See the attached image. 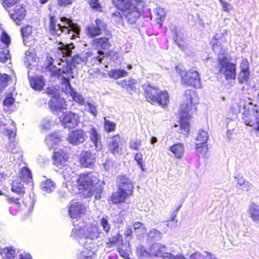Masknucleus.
Returning <instances> with one entry per match:
<instances>
[{"mask_svg":"<svg viewBox=\"0 0 259 259\" xmlns=\"http://www.w3.org/2000/svg\"><path fill=\"white\" fill-rule=\"evenodd\" d=\"M200 98L195 90H186L183 94L182 102L178 112L180 132L185 137L188 136L190 130V119L197 111Z\"/></svg>","mask_w":259,"mask_h":259,"instance_id":"f257e3e1","label":"nucleus"},{"mask_svg":"<svg viewBox=\"0 0 259 259\" xmlns=\"http://www.w3.org/2000/svg\"><path fill=\"white\" fill-rule=\"evenodd\" d=\"M78 193L84 198L94 195L95 199L100 200L104 190L105 182L99 179L98 174L84 171L78 175L76 180Z\"/></svg>","mask_w":259,"mask_h":259,"instance_id":"f03ea898","label":"nucleus"},{"mask_svg":"<svg viewBox=\"0 0 259 259\" xmlns=\"http://www.w3.org/2000/svg\"><path fill=\"white\" fill-rule=\"evenodd\" d=\"M114 7L119 11H115L111 15V18L117 24H123L124 17L130 24H135L140 16L139 8L130 0H111Z\"/></svg>","mask_w":259,"mask_h":259,"instance_id":"7ed1b4c3","label":"nucleus"},{"mask_svg":"<svg viewBox=\"0 0 259 259\" xmlns=\"http://www.w3.org/2000/svg\"><path fill=\"white\" fill-rule=\"evenodd\" d=\"M177 73L181 76V82L185 87H191L195 89L200 85L201 81L199 73L193 69L184 71L179 66L175 67Z\"/></svg>","mask_w":259,"mask_h":259,"instance_id":"20e7f679","label":"nucleus"},{"mask_svg":"<svg viewBox=\"0 0 259 259\" xmlns=\"http://www.w3.org/2000/svg\"><path fill=\"white\" fill-rule=\"evenodd\" d=\"M217 61L219 65L218 73L223 74L226 80H234L236 76V64L229 61L225 56L218 58Z\"/></svg>","mask_w":259,"mask_h":259,"instance_id":"39448f33","label":"nucleus"},{"mask_svg":"<svg viewBox=\"0 0 259 259\" xmlns=\"http://www.w3.org/2000/svg\"><path fill=\"white\" fill-rule=\"evenodd\" d=\"M242 119L245 125L253 127L256 134H259V113L257 110L244 111Z\"/></svg>","mask_w":259,"mask_h":259,"instance_id":"423d86ee","label":"nucleus"},{"mask_svg":"<svg viewBox=\"0 0 259 259\" xmlns=\"http://www.w3.org/2000/svg\"><path fill=\"white\" fill-rule=\"evenodd\" d=\"M95 25H89L85 28L87 35L91 38L100 35L102 31L108 30L107 24L103 20L97 18L95 20Z\"/></svg>","mask_w":259,"mask_h":259,"instance_id":"0eeeda50","label":"nucleus"},{"mask_svg":"<svg viewBox=\"0 0 259 259\" xmlns=\"http://www.w3.org/2000/svg\"><path fill=\"white\" fill-rule=\"evenodd\" d=\"M78 115L71 111H66L60 117L61 124L65 128L69 129L74 128L79 123Z\"/></svg>","mask_w":259,"mask_h":259,"instance_id":"6e6552de","label":"nucleus"},{"mask_svg":"<svg viewBox=\"0 0 259 259\" xmlns=\"http://www.w3.org/2000/svg\"><path fill=\"white\" fill-rule=\"evenodd\" d=\"M69 159V155L68 152L63 149H59L55 151L52 156L53 164L60 169L67 165Z\"/></svg>","mask_w":259,"mask_h":259,"instance_id":"1a4fd4ad","label":"nucleus"},{"mask_svg":"<svg viewBox=\"0 0 259 259\" xmlns=\"http://www.w3.org/2000/svg\"><path fill=\"white\" fill-rule=\"evenodd\" d=\"M96 161V154L89 150L82 151L78 157V162L82 167L93 168Z\"/></svg>","mask_w":259,"mask_h":259,"instance_id":"9d476101","label":"nucleus"},{"mask_svg":"<svg viewBox=\"0 0 259 259\" xmlns=\"http://www.w3.org/2000/svg\"><path fill=\"white\" fill-rule=\"evenodd\" d=\"M133 196V195L124 191V190L117 188L116 191L112 193L107 201L110 204L118 205L125 203L127 199Z\"/></svg>","mask_w":259,"mask_h":259,"instance_id":"9b49d317","label":"nucleus"},{"mask_svg":"<svg viewBox=\"0 0 259 259\" xmlns=\"http://www.w3.org/2000/svg\"><path fill=\"white\" fill-rule=\"evenodd\" d=\"M117 188L134 195V184L130 177L125 174H121L117 176Z\"/></svg>","mask_w":259,"mask_h":259,"instance_id":"f8f14e48","label":"nucleus"},{"mask_svg":"<svg viewBox=\"0 0 259 259\" xmlns=\"http://www.w3.org/2000/svg\"><path fill=\"white\" fill-rule=\"evenodd\" d=\"M68 208V214L73 219L80 218L87 210V207L80 202H71Z\"/></svg>","mask_w":259,"mask_h":259,"instance_id":"ddd939ff","label":"nucleus"},{"mask_svg":"<svg viewBox=\"0 0 259 259\" xmlns=\"http://www.w3.org/2000/svg\"><path fill=\"white\" fill-rule=\"evenodd\" d=\"M240 71L238 75V80L239 83L242 84L249 81L250 71L249 63L247 58H243L240 62Z\"/></svg>","mask_w":259,"mask_h":259,"instance_id":"4468645a","label":"nucleus"},{"mask_svg":"<svg viewBox=\"0 0 259 259\" xmlns=\"http://www.w3.org/2000/svg\"><path fill=\"white\" fill-rule=\"evenodd\" d=\"M87 137L86 132L84 130L77 128L69 133L67 140L70 144L76 145L84 142Z\"/></svg>","mask_w":259,"mask_h":259,"instance_id":"2eb2a0df","label":"nucleus"},{"mask_svg":"<svg viewBox=\"0 0 259 259\" xmlns=\"http://www.w3.org/2000/svg\"><path fill=\"white\" fill-rule=\"evenodd\" d=\"M105 32L106 36H101L93 40V45L101 51L108 49L111 46L109 39L112 38L113 35L108 29Z\"/></svg>","mask_w":259,"mask_h":259,"instance_id":"dca6fc26","label":"nucleus"},{"mask_svg":"<svg viewBox=\"0 0 259 259\" xmlns=\"http://www.w3.org/2000/svg\"><path fill=\"white\" fill-rule=\"evenodd\" d=\"M143 95L146 101L152 105L154 100L156 98L159 88L156 85H152L148 83L143 86Z\"/></svg>","mask_w":259,"mask_h":259,"instance_id":"f3484780","label":"nucleus"},{"mask_svg":"<svg viewBox=\"0 0 259 259\" xmlns=\"http://www.w3.org/2000/svg\"><path fill=\"white\" fill-rule=\"evenodd\" d=\"M49 106L52 111H60L66 108L65 100L59 95H54L49 102Z\"/></svg>","mask_w":259,"mask_h":259,"instance_id":"a211bd4d","label":"nucleus"},{"mask_svg":"<svg viewBox=\"0 0 259 259\" xmlns=\"http://www.w3.org/2000/svg\"><path fill=\"white\" fill-rule=\"evenodd\" d=\"M169 103V95L168 92L166 90H161L159 89L152 105H154L157 104L161 107L164 108L167 107Z\"/></svg>","mask_w":259,"mask_h":259,"instance_id":"6ab92c4d","label":"nucleus"},{"mask_svg":"<svg viewBox=\"0 0 259 259\" xmlns=\"http://www.w3.org/2000/svg\"><path fill=\"white\" fill-rule=\"evenodd\" d=\"M121 142V138L119 134H117L112 136L110 141L107 144L109 151L113 155L121 154L122 150L120 146Z\"/></svg>","mask_w":259,"mask_h":259,"instance_id":"aec40b11","label":"nucleus"},{"mask_svg":"<svg viewBox=\"0 0 259 259\" xmlns=\"http://www.w3.org/2000/svg\"><path fill=\"white\" fill-rule=\"evenodd\" d=\"M26 15V10L22 5H16L13 10V12L10 14L12 19L18 25L21 24V22L24 19Z\"/></svg>","mask_w":259,"mask_h":259,"instance_id":"412c9836","label":"nucleus"},{"mask_svg":"<svg viewBox=\"0 0 259 259\" xmlns=\"http://www.w3.org/2000/svg\"><path fill=\"white\" fill-rule=\"evenodd\" d=\"M195 149L201 152L206 148V142L208 140L207 133L204 130H200L196 139Z\"/></svg>","mask_w":259,"mask_h":259,"instance_id":"4be33fe9","label":"nucleus"},{"mask_svg":"<svg viewBox=\"0 0 259 259\" xmlns=\"http://www.w3.org/2000/svg\"><path fill=\"white\" fill-rule=\"evenodd\" d=\"M49 29L50 32L54 35L60 36L64 32V29L65 28V25L56 24V20L55 17L53 15H50L49 17Z\"/></svg>","mask_w":259,"mask_h":259,"instance_id":"5701e85b","label":"nucleus"},{"mask_svg":"<svg viewBox=\"0 0 259 259\" xmlns=\"http://www.w3.org/2000/svg\"><path fill=\"white\" fill-rule=\"evenodd\" d=\"M29 81L30 87L35 91H42L45 85V80L41 75H36L29 77Z\"/></svg>","mask_w":259,"mask_h":259,"instance_id":"b1692460","label":"nucleus"},{"mask_svg":"<svg viewBox=\"0 0 259 259\" xmlns=\"http://www.w3.org/2000/svg\"><path fill=\"white\" fill-rule=\"evenodd\" d=\"M90 139L94 144L97 151H100L103 149V144L101 140V136L98 134L95 126L92 127L89 131Z\"/></svg>","mask_w":259,"mask_h":259,"instance_id":"393cba45","label":"nucleus"},{"mask_svg":"<svg viewBox=\"0 0 259 259\" xmlns=\"http://www.w3.org/2000/svg\"><path fill=\"white\" fill-rule=\"evenodd\" d=\"M169 150L177 159H182L185 153L184 144L181 142H176L169 147Z\"/></svg>","mask_w":259,"mask_h":259,"instance_id":"a878e982","label":"nucleus"},{"mask_svg":"<svg viewBox=\"0 0 259 259\" xmlns=\"http://www.w3.org/2000/svg\"><path fill=\"white\" fill-rule=\"evenodd\" d=\"M166 249L164 244L154 243L150 246V253L152 257H160Z\"/></svg>","mask_w":259,"mask_h":259,"instance_id":"bb28decb","label":"nucleus"},{"mask_svg":"<svg viewBox=\"0 0 259 259\" xmlns=\"http://www.w3.org/2000/svg\"><path fill=\"white\" fill-rule=\"evenodd\" d=\"M46 68L51 73L53 76L60 77L62 76L61 70L53 65L54 59L51 56H47L46 60Z\"/></svg>","mask_w":259,"mask_h":259,"instance_id":"cd10ccee","label":"nucleus"},{"mask_svg":"<svg viewBox=\"0 0 259 259\" xmlns=\"http://www.w3.org/2000/svg\"><path fill=\"white\" fill-rule=\"evenodd\" d=\"M122 235L119 233L112 235L108 238L107 241L106 242V247L107 248H111L117 244L122 242Z\"/></svg>","mask_w":259,"mask_h":259,"instance_id":"c85d7f7f","label":"nucleus"},{"mask_svg":"<svg viewBox=\"0 0 259 259\" xmlns=\"http://www.w3.org/2000/svg\"><path fill=\"white\" fill-rule=\"evenodd\" d=\"M248 213L252 221L254 222L259 221V206L254 203H252L248 208Z\"/></svg>","mask_w":259,"mask_h":259,"instance_id":"c756f323","label":"nucleus"},{"mask_svg":"<svg viewBox=\"0 0 259 259\" xmlns=\"http://www.w3.org/2000/svg\"><path fill=\"white\" fill-rule=\"evenodd\" d=\"M16 251L12 247H6L2 248L0 255L3 259H14L15 257Z\"/></svg>","mask_w":259,"mask_h":259,"instance_id":"7c9ffc66","label":"nucleus"},{"mask_svg":"<svg viewBox=\"0 0 259 259\" xmlns=\"http://www.w3.org/2000/svg\"><path fill=\"white\" fill-rule=\"evenodd\" d=\"M33 33L32 26L30 25H26L21 28V36L24 42L26 44L29 38L32 37Z\"/></svg>","mask_w":259,"mask_h":259,"instance_id":"2f4dec72","label":"nucleus"},{"mask_svg":"<svg viewBox=\"0 0 259 259\" xmlns=\"http://www.w3.org/2000/svg\"><path fill=\"white\" fill-rule=\"evenodd\" d=\"M121 87L127 91H135L136 88L135 87L136 81L134 79H123L118 83Z\"/></svg>","mask_w":259,"mask_h":259,"instance_id":"473e14b6","label":"nucleus"},{"mask_svg":"<svg viewBox=\"0 0 259 259\" xmlns=\"http://www.w3.org/2000/svg\"><path fill=\"white\" fill-rule=\"evenodd\" d=\"M58 44L60 45L58 47V50L61 52L63 57L70 56L72 53V49L74 48L72 43L64 45L61 41L59 42Z\"/></svg>","mask_w":259,"mask_h":259,"instance_id":"72a5a7b5","label":"nucleus"},{"mask_svg":"<svg viewBox=\"0 0 259 259\" xmlns=\"http://www.w3.org/2000/svg\"><path fill=\"white\" fill-rule=\"evenodd\" d=\"M19 177L22 181L26 183L29 182L32 179L31 171L27 167L21 168Z\"/></svg>","mask_w":259,"mask_h":259,"instance_id":"f704fd0d","label":"nucleus"},{"mask_svg":"<svg viewBox=\"0 0 259 259\" xmlns=\"http://www.w3.org/2000/svg\"><path fill=\"white\" fill-rule=\"evenodd\" d=\"M127 74V72L123 69H111L108 73V75L110 78L115 79L125 77Z\"/></svg>","mask_w":259,"mask_h":259,"instance_id":"c9c22d12","label":"nucleus"},{"mask_svg":"<svg viewBox=\"0 0 259 259\" xmlns=\"http://www.w3.org/2000/svg\"><path fill=\"white\" fill-rule=\"evenodd\" d=\"M117 252L120 256L125 259H130V254L131 252L130 245L122 244L120 246L117 248Z\"/></svg>","mask_w":259,"mask_h":259,"instance_id":"e433bc0d","label":"nucleus"},{"mask_svg":"<svg viewBox=\"0 0 259 259\" xmlns=\"http://www.w3.org/2000/svg\"><path fill=\"white\" fill-rule=\"evenodd\" d=\"M67 29V33L70 34L69 38L70 39H74L79 34L80 29L76 24L73 23L72 22L70 24V25L68 26Z\"/></svg>","mask_w":259,"mask_h":259,"instance_id":"4c0bfd02","label":"nucleus"},{"mask_svg":"<svg viewBox=\"0 0 259 259\" xmlns=\"http://www.w3.org/2000/svg\"><path fill=\"white\" fill-rule=\"evenodd\" d=\"M41 189L47 193H50L54 191L56 187L55 183L50 179L44 181L41 184Z\"/></svg>","mask_w":259,"mask_h":259,"instance_id":"58836bf2","label":"nucleus"},{"mask_svg":"<svg viewBox=\"0 0 259 259\" xmlns=\"http://www.w3.org/2000/svg\"><path fill=\"white\" fill-rule=\"evenodd\" d=\"M84 238H89L92 240L96 239L98 237V233L95 227H85Z\"/></svg>","mask_w":259,"mask_h":259,"instance_id":"ea45409f","label":"nucleus"},{"mask_svg":"<svg viewBox=\"0 0 259 259\" xmlns=\"http://www.w3.org/2000/svg\"><path fill=\"white\" fill-rule=\"evenodd\" d=\"M116 124L115 122L108 119H105L103 122V127L107 133L114 132L116 130Z\"/></svg>","mask_w":259,"mask_h":259,"instance_id":"a19ab883","label":"nucleus"},{"mask_svg":"<svg viewBox=\"0 0 259 259\" xmlns=\"http://www.w3.org/2000/svg\"><path fill=\"white\" fill-rule=\"evenodd\" d=\"M11 191L14 193L21 195L25 193V188L23 185L18 181H13Z\"/></svg>","mask_w":259,"mask_h":259,"instance_id":"79ce46f5","label":"nucleus"},{"mask_svg":"<svg viewBox=\"0 0 259 259\" xmlns=\"http://www.w3.org/2000/svg\"><path fill=\"white\" fill-rule=\"evenodd\" d=\"M134 160L136 161L142 170L144 171L146 169L144 166L145 165V158L141 152H137L135 154Z\"/></svg>","mask_w":259,"mask_h":259,"instance_id":"37998d69","label":"nucleus"},{"mask_svg":"<svg viewBox=\"0 0 259 259\" xmlns=\"http://www.w3.org/2000/svg\"><path fill=\"white\" fill-rule=\"evenodd\" d=\"M68 93L72 97V100L80 105H82L84 102V99L80 95L76 93L73 89L68 91Z\"/></svg>","mask_w":259,"mask_h":259,"instance_id":"c03bdc74","label":"nucleus"},{"mask_svg":"<svg viewBox=\"0 0 259 259\" xmlns=\"http://www.w3.org/2000/svg\"><path fill=\"white\" fill-rule=\"evenodd\" d=\"M137 253L142 257H151V253H150V247L148 250H147L146 248L141 245H139L136 248Z\"/></svg>","mask_w":259,"mask_h":259,"instance_id":"a18cd8bd","label":"nucleus"},{"mask_svg":"<svg viewBox=\"0 0 259 259\" xmlns=\"http://www.w3.org/2000/svg\"><path fill=\"white\" fill-rule=\"evenodd\" d=\"M85 227L72 229L71 236L76 238L81 239L84 238Z\"/></svg>","mask_w":259,"mask_h":259,"instance_id":"49530a36","label":"nucleus"},{"mask_svg":"<svg viewBox=\"0 0 259 259\" xmlns=\"http://www.w3.org/2000/svg\"><path fill=\"white\" fill-rule=\"evenodd\" d=\"M88 4L93 10L99 12H103V7L99 0H89Z\"/></svg>","mask_w":259,"mask_h":259,"instance_id":"de8ad7c7","label":"nucleus"},{"mask_svg":"<svg viewBox=\"0 0 259 259\" xmlns=\"http://www.w3.org/2000/svg\"><path fill=\"white\" fill-rule=\"evenodd\" d=\"M108 217H102L100 221V224L106 233H108L110 230V225L108 222Z\"/></svg>","mask_w":259,"mask_h":259,"instance_id":"09e8293b","label":"nucleus"},{"mask_svg":"<svg viewBox=\"0 0 259 259\" xmlns=\"http://www.w3.org/2000/svg\"><path fill=\"white\" fill-rule=\"evenodd\" d=\"M20 0H1V4L5 9H8L19 3Z\"/></svg>","mask_w":259,"mask_h":259,"instance_id":"8fccbe9b","label":"nucleus"},{"mask_svg":"<svg viewBox=\"0 0 259 259\" xmlns=\"http://www.w3.org/2000/svg\"><path fill=\"white\" fill-rule=\"evenodd\" d=\"M1 41L4 44L6 47H8L11 44L10 36L5 32L3 31L1 36Z\"/></svg>","mask_w":259,"mask_h":259,"instance_id":"3c124183","label":"nucleus"},{"mask_svg":"<svg viewBox=\"0 0 259 259\" xmlns=\"http://www.w3.org/2000/svg\"><path fill=\"white\" fill-rule=\"evenodd\" d=\"M10 59L9 51L4 49L0 51V62L5 63Z\"/></svg>","mask_w":259,"mask_h":259,"instance_id":"603ef678","label":"nucleus"},{"mask_svg":"<svg viewBox=\"0 0 259 259\" xmlns=\"http://www.w3.org/2000/svg\"><path fill=\"white\" fill-rule=\"evenodd\" d=\"M141 146V141L140 139L131 140L130 142V148L134 150L138 151Z\"/></svg>","mask_w":259,"mask_h":259,"instance_id":"864d4df0","label":"nucleus"},{"mask_svg":"<svg viewBox=\"0 0 259 259\" xmlns=\"http://www.w3.org/2000/svg\"><path fill=\"white\" fill-rule=\"evenodd\" d=\"M7 201L10 205H16L20 207L21 205V198L7 196Z\"/></svg>","mask_w":259,"mask_h":259,"instance_id":"5fc2aeb1","label":"nucleus"},{"mask_svg":"<svg viewBox=\"0 0 259 259\" xmlns=\"http://www.w3.org/2000/svg\"><path fill=\"white\" fill-rule=\"evenodd\" d=\"M12 95V93H10L9 95L5 98L3 101V104L4 106H10L14 103L15 99Z\"/></svg>","mask_w":259,"mask_h":259,"instance_id":"6e6d98bb","label":"nucleus"},{"mask_svg":"<svg viewBox=\"0 0 259 259\" xmlns=\"http://www.w3.org/2000/svg\"><path fill=\"white\" fill-rule=\"evenodd\" d=\"M94 254V252L92 250L87 251L84 250L81 252L79 254L78 258L79 259H92V256Z\"/></svg>","mask_w":259,"mask_h":259,"instance_id":"4d7b16f0","label":"nucleus"},{"mask_svg":"<svg viewBox=\"0 0 259 259\" xmlns=\"http://www.w3.org/2000/svg\"><path fill=\"white\" fill-rule=\"evenodd\" d=\"M177 213H176V212H172V215L166 221L168 227H172L176 225L178 221V219H177Z\"/></svg>","mask_w":259,"mask_h":259,"instance_id":"13d9d810","label":"nucleus"},{"mask_svg":"<svg viewBox=\"0 0 259 259\" xmlns=\"http://www.w3.org/2000/svg\"><path fill=\"white\" fill-rule=\"evenodd\" d=\"M148 236L151 239L154 238H159L160 239L161 238V232L156 230V229H152L150 230L148 233Z\"/></svg>","mask_w":259,"mask_h":259,"instance_id":"bf43d9fd","label":"nucleus"},{"mask_svg":"<svg viewBox=\"0 0 259 259\" xmlns=\"http://www.w3.org/2000/svg\"><path fill=\"white\" fill-rule=\"evenodd\" d=\"M84 62H85L84 58L80 56L79 54L74 55L71 58V63L73 65L80 64Z\"/></svg>","mask_w":259,"mask_h":259,"instance_id":"052dcab7","label":"nucleus"},{"mask_svg":"<svg viewBox=\"0 0 259 259\" xmlns=\"http://www.w3.org/2000/svg\"><path fill=\"white\" fill-rule=\"evenodd\" d=\"M62 83L65 84V92H66V93L67 92L68 93V90H69V91H70L71 89H73L71 86L69 79L68 78H67L65 76H63L62 78Z\"/></svg>","mask_w":259,"mask_h":259,"instance_id":"680f3d73","label":"nucleus"},{"mask_svg":"<svg viewBox=\"0 0 259 259\" xmlns=\"http://www.w3.org/2000/svg\"><path fill=\"white\" fill-rule=\"evenodd\" d=\"M240 186H242V190L243 191H249L251 189V184L246 181H243L242 183H239Z\"/></svg>","mask_w":259,"mask_h":259,"instance_id":"e2e57ef3","label":"nucleus"},{"mask_svg":"<svg viewBox=\"0 0 259 259\" xmlns=\"http://www.w3.org/2000/svg\"><path fill=\"white\" fill-rule=\"evenodd\" d=\"M7 177V175L4 173L0 172V189H5L6 187L5 181Z\"/></svg>","mask_w":259,"mask_h":259,"instance_id":"0e129e2a","label":"nucleus"},{"mask_svg":"<svg viewBox=\"0 0 259 259\" xmlns=\"http://www.w3.org/2000/svg\"><path fill=\"white\" fill-rule=\"evenodd\" d=\"M133 235V229L131 226L128 225L125 227V230L124 231V235L125 237L128 238L132 237Z\"/></svg>","mask_w":259,"mask_h":259,"instance_id":"69168bd1","label":"nucleus"},{"mask_svg":"<svg viewBox=\"0 0 259 259\" xmlns=\"http://www.w3.org/2000/svg\"><path fill=\"white\" fill-rule=\"evenodd\" d=\"M11 79V77L10 75L3 73L1 74L0 73V83L1 84H3L8 82Z\"/></svg>","mask_w":259,"mask_h":259,"instance_id":"338daca9","label":"nucleus"},{"mask_svg":"<svg viewBox=\"0 0 259 259\" xmlns=\"http://www.w3.org/2000/svg\"><path fill=\"white\" fill-rule=\"evenodd\" d=\"M133 225L134 230L135 231V232H136L137 230L140 229L141 228H143V229H145V228L144 227V224L141 222H139V221L135 222L133 223Z\"/></svg>","mask_w":259,"mask_h":259,"instance_id":"774afa93","label":"nucleus"}]
</instances>
